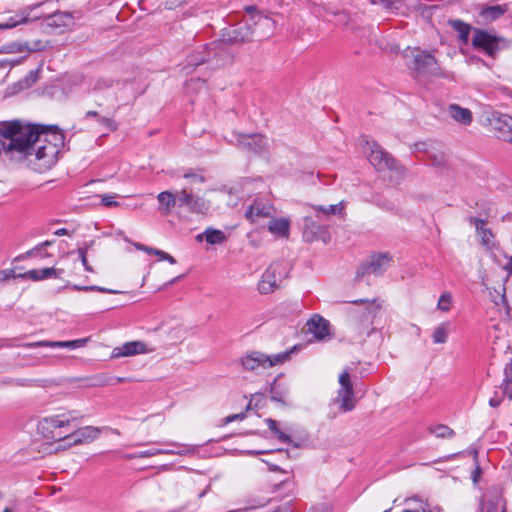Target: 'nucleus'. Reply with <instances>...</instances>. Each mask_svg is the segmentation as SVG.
Segmentation results:
<instances>
[{
  "label": "nucleus",
  "mask_w": 512,
  "mask_h": 512,
  "mask_svg": "<svg viewBox=\"0 0 512 512\" xmlns=\"http://www.w3.org/2000/svg\"><path fill=\"white\" fill-rule=\"evenodd\" d=\"M504 374L505 378L499 387L500 391H495L494 395L489 399V405L493 408L498 407L502 403L504 396L512 399V361L505 367Z\"/></svg>",
  "instance_id": "2eb2a0df"
},
{
  "label": "nucleus",
  "mask_w": 512,
  "mask_h": 512,
  "mask_svg": "<svg viewBox=\"0 0 512 512\" xmlns=\"http://www.w3.org/2000/svg\"><path fill=\"white\" fill-rule=\"evenodd\" d=\"M362 148L364 153L367 155L369 162L378 171L400 170V165L398 164L397 160L394 159L388 152L383 150L378 143L365 140Z\"/></svg>",
  "instance_id": "20e7f679"
},
{
  "label": "nucleus",
  "mask_w": 512,
  "mask_h": 512,
  "mask_svg": "<svg viewBox=\"0 0 512 512\" xmlns=\"http://www.w3.org/2000/svg\"><path fill=\"white\" fill-rule=\"evenodd\" d=\"M155 351V348L148 347L143 341H130L120 346L115 347L112 350V358L129 357L138 354H147Z\"/></svg>",
  "instance_id": "f8f14e48"
},
{
  "label": "nucleus",
  "mask_w": 512,
  "mask_h": 512,
  "mask_svg": "<svg viewBox=\"0 0 512 512\" xmlns=\"http://www.w3.org/2000/svg\"><path fill=\"white\" fill-rule=\"evenodd\" d=\"M340 388L337 393L336 402L343 412L352 411L356 406V398L354 394L353 384L348 371H343L339 376Z\"/></svg>",
  "instance_id": "6e6552de"
},
{
  "label": "nucleus",
  "mask_w": 512,
  "mask_h": 512,
  "mask_svg": "<svg viewBox=\"0 0 512 512\" xmlns=\"http://www.w3.org/2000/svg\"><path fill=\"white\" fill-rule=\"evenodd\" d=\"M134 246H135L136 249L144 251V252H146L148 254H153L154 255V251H156L155 248L145 246V245H143L141 243H135Z\"/></svg>",
  "instance_id": "09e8293b"
},
{
  "label": "nucleus",
  "mask_w": 512,
  "mask_h": 512,
  "mask_svg": "<svg viewBox=\"0 0 512 512\" xmlns=\"http://www.w3.org/2000/svg\"><path fill=\"white\" fill-rule=\"evenodd\" d=\"M414 69L420 74H435L437 61L432 54L421 51L414 56Z\"/></svg>",
  "instance_id": "a211bd4d"
},
{
  "label": "nucleus",
  "mask_w": 512,
  "mask_h": 512,
  "mask_svg": "<svg viewBox=\"0 0 512 512\" xmlns=\"http://www.w3.org/2000/svg\"><path fill=\"white\" fill-rule=\"evenodd\" d=\"M167 444L175 447V449H149V450L139 452L137 454V457L138 458H149V457L156 456L159 454L184 456V455H188V454H193L195 452V447L192 445L179 444L176 442H170Z\"/></svg>",
  "instance_id": "dca6fc26"
},
{
  "label": "nucleus",
  "mask_w": 512,
  "mask_h": 512,
  "mask_svg": "<svg viewBox=\"0 0 512 512\" xmlns=\"http://www.w3.org/2000/svg\"><path fill=\"white\" fill-rule=\"evenodd\" d=\"M100 434V430L93 426H85L79 428L76 431L69 432L66 434L64 441L67 446L79 445L84 443H89L96 438H98Z\"/></svg>",
  "instance_id": "ddd939ff"
},
{
  "label": "nucleus",
  "mask_w": 512,
  "mask_h": 512,
  "mask_svg": "<svg viewBox=\"0 0 512 512\" xmlns=\"http://www.w3.org/2000/svg\"><path fill=\"white\" fill-rule=\"evenodd\" d=\"M235 137L238 144L255 153L261 152L266 146V139L260 134H236Z\"/></svg>",
  "instance_id": "412c9836"
},
{
  "label": "nucleus",
  "mask_w": 512,
  "mask_h": 512,
  "mask_svg": "<svg viewBox=\"0 0 512 512\" xmlns=\"http://www.w3.org/2000/svg\"><path fill=\"white\" fill-rule=\"evenodd\" d=\"M430 433L434 434L437 438L450 439L455 435L453 429L444 424H438L429 428Z\"/></svg>",
  "instance_id": "f704fd0d"
},
{
  "label": "nucleus",
  "mask_w": 512,
  "mask_h": 512,
  "mask_svg": "<svg viewBox=\"0 0 512 512\" xmlns=\"http://www.w3.org/2000/svg\"><path fill=\"white\" fill-rule=\"evenodd\" d=\"M117 197V194H104L101 195V204L105 207H117L119 203L114 199Z\"/></svg>",
  "instance_id": "ea45409f"
},
{
  "label": "nucleus",
  "mask_w": 512,
  "mask_h": 512,
  "mask_svg": "<svg viewBox=\"0 0 512 512\" xmlns=\"http://www.w3.org/2000/svg\"><path fill=\"white\" fill-rule=\"evenodd\" d=\"M382 207L387 210H391L393 208V205L391 203H389V204H384Z\"/></svg>",
  "instance_id": "69168bd1"
},
{
  "label": "nucleus",
  "mask_w": 512,
  "mask_h": 512,
  "mask_svg": "<svg viewBox=\"0 0 512 512\" xmlns=\"http://www.w3.org/2000/svg\"><path fill=\"white\" fill-rule=\"evenodd\" d=\"M42 256H43V257H45V258H48V257H50V256H51V254H49V253H47V252H46V253H44Z\"/></svg>",
  "instance_id": "774afa93"
},
{
  "label": "nucleus",
  "mask_w": 512,
  "mask_h": 512,
  "mask_svg": "<svg viewBox=\"0 0 512 512\" xmlns=\"http://www.w3.org/2000/svg\"><path fill=\"white\" fill-rule=\"evenodd\" d=\"M372 4H382L385 9L387 10H394L398 9V2L397 1H390V0H371Z\"/></svg>",
  "instance_id": "c03bdc74"
},
{
  "label": "nucleus",
  "mask_w": 512,
  "mask_h": 512,
  "mask_svg": "<svg viewBox=\"0 0 512 512\" xmlns=\"http://www.w3.org/2000/svg\"><path fill=\"white\" fill-rule=\"evenodd\" d=\"M38 251L37 247H33L32 249L28 250L24 255H22V258L32 257L36 254Z\"/></svg>",
  "instance_id": "6e6d98bb"
},
{
  "label": "nucleus",
  "mask_w": 512,
  "mask_h": 512,
  "mask_svg": "<svg viewBox=\"0 0 512 512\" xmlns=\"http://www.w3.org/2000/svg\"><path fill=\"white\" fill-rule=\"evenodd\" d=\"M505 270H507L510 274H512V257L509 259L508 263L506 264Z\"/></svg>",
  "instance_id": "052dcab7"
},
{
  "label": "nucleus",
  "mask_w": 512,
  "mask_h": 512,
  "mask_svg": "<svg viewBox=\"0 0 512 512\" xmlns=\"http://www.w3.org/2000/svg\"><path fill=\"white\" fill-rule=\"evenodd\" d=\"M134 246H135L136 249L144 251V252H146L148 254H153L154 255V251H156L155 248L145 246V245H143L141 243H135Z\"/></svg>",
  "instance_id": "de8ad7c7"
},
{
  "label": "nucleus",
  "mask_w": 512,
  "mask_h": 512,
  "mask_svg": "<svg viewBox=\"0 0 512 512\" xmlns=\"http://www.w3.org/2000/svg\"><path fill=\"white\" fill-rule=\"evenodd\" d=\"M270 393H271L272 400L277 401V402H282V403L286 402V395L283 393H280L276 387H272Z\"/></svg>",
  "instance_id": "49530a36"
},
{
  "label": "nucleus",
  "mask_w": 512,
  "mask_h": 512,
  "mask_svg": "<svg viewBox=\"0 0 512 512\" xmlns=\"http://www.w3.org/2000/svg\"><path fill=\"white\" fill-rule=\"evenodd\" d=\"M72 288L77 291H99V292L111 293V294L118 293V291H116V290H111V289H107V288L96 286V285H92V286L73 285Z\"/></svg>",
  "instance_id": "4c0bfd02"
},
{
  "label": "nucleus",
  "mask_w": 512,
  "mask_h": 512,
  "mask_svg": "<svg viewBox=\"0 0 512 512\" xmlns=\"http://www.w3.org/2000/svg\"><path fill=\"white\" fill-rule=\"evenodd\" d=\"M266 503H267L266 500L257 501L254 504L249 505L247 508H245V510L263 507V506H265Z\"/></svg>",
  "instance_id": "864d4df0"
},
{
  "label": "nucleus",
  "mask_w": 512,
  "mask_h": 512,
  "mask_svg": "<svg viewBox=\"0 0 512 512\" xmlns=\"http://www.w3.org/2000/svg\"><path fill=\"white\" fill-rule=\"evenodd\" d=\"M154 255L158 256L160 261H163L165 260V256L167 255V253L162 250L156 249V251H154Z\"/></svg>",
  "instance_id": "4d7b16f0"
},
{
  "label": "nucleus",
  "mask_w": 512,
  "mask_h": 512,
  "mask_svg": "<svg viewBox=\"0 0 512 512\" xmlns=\"http://www.w3.org/2000/svg\"><path fill=\"white\" fill-rule=\"evenodd\" d=\"M268 230L281 237H288L290 222L286 218L272 219L268 224Z\"/></svg>",
  "instance_id": "c85d7f7f"
},
{
  "label": "nucleus",
  "mask_w": 512,
  "mask_h": 512,
  "mask_svg": "<svg viewBox=\"0 0 512 512\" xmlns=\"http://www.w3.org/2000/svg\"><path fill=\"white\" fill-rule=\"evenodd\" d=\"M449 323L444 322L439 324L434 328V331L432 333V339L433 343L435 344H444L448 340L449 335Z\"/></svg>",
  "instance_id": "72a5a7b5"
},
{
  "label": "nucleus",
  "mask_w": 512,
  "mask_h": 512,
  "mask_svg": "<svg viewBox=\"0 0 512 512\" xmlns=\"http://www.w3.org/2000/svg\"><path fill=\"white\" fill-rule=\"evenodd\" d=\"M303 239L305 242L312 243L321 240L323 243L330 241V233L328 228L321 225L312 216L303 218Z\"/></svg>",
  "instance_id": "9d476101"
},
{
  "label": "nucleus",
  "mask_w": 512,
  "mask_h": 512,
  "mask_svg": "<svg viewBox=\"0 0 512 512\" xmlns=\"http://www.w3.org/2000/svg\"><path fill=\"white\" fill-rule=\"evenodd\" d=\"M178 207H186L191 213L206 215L210 209V203L184 188L178 191Z\"/></svg>",
  "instance_id": "1a4fd4ad"
},
{
  "label": "nucleus",
  "mask_w": 512,
  "mask_h": 512,
  "mask_svg": "<svg viewBox=\"0 0 512 512\" xmlns=\"http://www.w3.org/2000/svg\"><path fill=\"white\" fill-rule=\"evenodd\" d=\"M134 246H135L136 249L144 251V252H146L148 254H153L154 255V251H156L155 248L145 246V245H143L141 243H135Z\"/></svg>",
  "instance_id": "8fccbe9b"
},
{
  "label": "nucleus",
  "mask_w": 512,
  "mask_h": 512,
  "mask_svg": "<svg viewBox=\"0 0 512 512\" xmlns=\"http://www.w3.org/2000/svg\"><path fill=\"white\" fill-rule=\"evenodd\" d=\"M63 273L62 269H56L54 267H48L43 269H32L24 273H20L19 277L28 278L32 281H41L51 277L59 278Z\"/></svg>",
  "instance_id": "5701e85b"
},
{
  "label": "nucleus",
  "mask_w": 512,
  "mask_h": 512,
  "mask_svg": "<svg viewBox=\"0 0 512 512\" xmlns=\"http://www.w3.org/2000/svg\"><path fill=\"white\" fill-rule=\"evenodd\" d=\"M308 332L318 340L325 339L329 335V322L320 315H314L307 322Z\"/></svg>",
  "instance_id": "4be33fe9"
},
{
  "label": "nucleus",
  "mask_w": 512,
  "mask_h": 512,
  "mask_svg": "<svg viewBox=\"0 0 512 512\" xmlns=\"http://www.w3.org/2000/svg\"><path fill=\"white\" fill-rule=\"evenodd\" d=\"M245 417V414L244 413H239V414H233V415H230L226 418V422H232L234 420H242L244 419Z\"/></svg>",
  "instance_id": "603ef678"
},
{
  "label": "nucleus",
  "mask_w": 512,
  "mask_h": 512,
  "mask_svg": "<svg viewBox=\"0 0 512 512\" xmlns=\"http://www.w3.org/2000/svg\"><path fill=\"white\" fill-rule=\"evenodd\" d=\"M490 124L497 136L512 144V117L506 114H493Z\"/></svg>",
  "instance_id": "4468645a"
},
{
  "label": "nucleus",
  "mask_w": 512,
  "mask_h": 512,
  "mask_svg": "<svg viewBox=\"0 0 512 512\" xmlns=\"http://www.w3.org/2000/svg\"><path fill=\"white\" fill-rule=\"evenodd\" d=\"M20 278L13 269L0 270V282H6L10 279Z\"/></svg>",
  "instance_id": "a19ab883"
},
{
  "label": "nucleus",
  "mask_w": 512,
  "mask_h": 512,
  "mask_svg": "<svg viewBox=\"0 0 512 512\" xmlns=\"http://www.w3.org/2000/svg\"><path fill=\"white\" fill-rule=\"evenodd\" d=\"M79 258L82 262V265L84 266V269L87 272H93L92 266L87 261V248L86 247H80L77 250Z\"/></svg>",
  "instance_id": "58836bf2"
},
{
  "label": "nucleus",
  "mask_w": 512,
  "mask_h": 512,
  "mask_svg": "<svg viewBox=\"0 0 512 512\" xmlns=\"http://www.w3.org/2000/svg\"><path fill=\"white\" fill-rule=\"evenodd\" d=\"M246 10L250 14L254 39L262 40L270 37L275 29V21L267 15L256 12L253 6L247 7Z\"/></svg>",
  "instance_id": "0eeeda50"
},
{
  "label": "nucleus",
  "mask_w": 512,
  "mask_h": 512,
  "mask_svg": "<svg viewBox=\"0 0 512 512\" xmlns=\"http://www.w3.org/2000/svg\"><path fill=\"white\" fill-rule=\"evenodd\" d=\"M506 11V4L486 6L481 10L480 15L487 21H493L501 17Z\"/></svg>",
  "instance_id": "2f4dec72"
},
{
  "label": "nucleus",
  "mask_w": 512,
  "mask_h": 512,
  "mask_svg": "<svg viewBox=\"0 0 512 512\" xmlns=\"http://www.w3.org/2000/svg\"><path fill=\"white\" fill-rule=\"evenodd\" d=\"M205 241L210 245L222 244L226 241V234L219 229L207 228L204 231Z\"/></svg>",
  "instance_id": "473e14b6"
},
{
  "label": "nucleus",
  "mask_w": 512,
  "mask_h": 512,
  "mask_svg": "<svg viewBox=\"0 0 512 512\" xmlns=\"http://www.w3.org/2000/svg\"><path fill=\"white\" fill-rule=\"evenodd\" d=\"M448 113L451 118L463 125H469L473 120L472 112L458 104H450L448 106Z\"/></svg>",
  "instance_id": "bb28decb"
},
{
  "label": "nucleus",
  "mask_w": 512,
  "mask_h": 512,
  "mask_svg": "<svg viewBox=\"0 0 512 512\" xmlns=\"http://www.w3.org/2000/svg\"><path fill=\"white\" fill-rule=\"evenodd\" d=\"M134 246H135L136 249L144 251V252H146L148 254H153L154 255V251H156L155 248L145 246V245H143L141 243H135Z\"/></svg>",
  "instance_id": "3c124183"
},
{
  "label": "nucleus",
  "mask_w": 512,
  "mask_h": 512,
  "mask_svg": "<svg viewBox=\"0 0 512 512\" xmlns=\"http://www.w3.org/2000/svg\"><path fill=\"white\" fill-rule=\"evenodd\" d=\"M499 300H500L501 303H505V296H504V294H500L499 295Z\"/></svg>",
  "instance_id": "338daca9"
},
{
  "label": "nucleus",
  "mask_w": 512,
  "mask_h": 512,
  "mask_svg": "<svg viewBox=\"0 0 512 512\" xmlns=\"http://www.w3.org/2000/svg\"><path fill=\"white\" fill-rule=\"evenodd\" d=\"M165 261H168L170 264H175L176 263L175 258L173 256H171L170 254H168V253L165 256Z\"/></svg>",
  "instance_id": "bf43d9fd"
},
{
  "label": "nucleus",
  "mask_w": 512,
  "mask_h": 512,
  "mask_svg": "<svg viewBox=\"0 0 512 512\" xmlns=\"http://www.w3.org/2000/svg\"><path fill=\"white\" fill-rule=\"evenodd\" d=\"M98 122L110 131L117 129V123L112 118L100 116Z\"/></svg>",
  "instance_id": "79ce46f5"
},
{
  "label": "nucleus",
  "mask_w": 512,
  "mask_h": 512,
  "mask_svg": "<svg viewBox=\"0 0 512 512\" xmlns=\"http://www.w3.org/2000/svg\"><path fill=\"white\" fill-rule=\"evenodd\" d=\"M289 356V352L266 355L258 351H253L241 358V364L247 371L266 370L270 367L284 363Z\"/></svg>",
  "instance_id": "7ed1b4c3"
},
{
  "label": "nucleus",
  "mask_w": 512,
  "mask_h": 512,
  "mask_svg": "<svg viewBox=\"0 0 512 512\" xmlns=\"http://www.w3.org/2000/svg\"><path fill=\"white\" fill-rule=\"evenodd\" d=\"M86 117H97L99 119L100 116L96 111L90 110L86 112Z\"/></svg>",
  "instance_id": "680f3d73"
},
{
  "label": "nucleus",
  "mask_w": 512,
  "mask_h": 512,
  "mask_svg": "<svg viewBox=\"0 0 512 512\" xmlns=\"http://www.w3.org/2000/svg\"><path fill=\"white\" fill-rule=\"evenodd\" d=\"M449 24L453 30L457 32L459 40L464 45H467L472 27L461 20H451L449 21Z\"/></svg>",
  "instance_id": "c756f323"
},
{
  "label": "nucleus",
  "mask_w": 512,
  "mask_h": 512,
  "mask_svg": "<svg viewBox=\"0 0 512 512\" xmlns=\"http://www.w3.org/2000/svg\"><path fill=\"white\" fill-rule=\"evenodd\" d=\"M252 40H255L252 31V24L248 21L244 25L234 29L227 39L230 44H242Z\"/></svg>",
  "instance_id": "393cba45"
},
{
  "label": "nucleus",
  "mask_w": 512,
  "mask_h": 512,
  "mask_svg": "<svg viewBox=\"0 0 512 512\" xmlns=\"http://www.w3.org/2000/svg\"><path fill=\"white\" fill-rule=\"evenodd\" d=\"M63 144L64 135L56 126L0 122V155L10 161H27L37 172H46L56 164Z\"/></svg>",
  "instance_id": "f257e3e1"
},
{
  "label": "nucleus",
  "mask_w": 512,
  "mask_h": 512,
  "mask_svg": "<svg viewBox=\"0 0 512 512\" xmlns=\"http://www.w3.org/2000/svg\"><path fill=\"white\" fill-rule=\"evenodd\" d=\"M203 240H205V235H204V232L203 233H200L196 236V241L198 242H202Z\"/></svg>",
  "instance_id": "0e129e2a"
},
{
  "label": "nucleus",
  "mask_w": 512,
  "mask_h": 512,
  "mask_svg": "<svg viewBox=\"0 0 512 512\" xmlns=\"http://www.w3.org/2000/svg\"><path fill=\"white\" fill-rule=\"evenodd\" d=\"M391 259L389 253L372 255L366 270L374 275H381L388 268Z\"/></svg>",
  "instance_id": "b1692460"
},
{
  "label": "nucleus",
  "mask_w": 512,
  "mask_h": 512,
  "mask_svg": "<svg viewBox=\"0 0 512 512\" xmlns=\"http://www.w3.org/2000/svg\"><path fill=\"white\" fill-rule=\"evenodd\" d=\"M312 209L316 212V217L319 216V213L323 215H343L345 210V202L341 201L335 205L322 206V205H312Z\"/></svg>",
  "instance_id": "7c9ffc66"
},
{
  "label": "nucleus",
  "mask_w": 512,
  "mask_h": 512,
  "mask_svg": "<svg viewBox=\"0 0 512 512\" xmlns=\"http://www.w3.org/2000/svg\"><path fill=\"white\" fill-rule=\"evenodd\" d=\"M272 206L262 200H255L245 212V217L251 223H255L259 219L272 216Z\"/></svg>",
  "instance_id": "6ab92c4d"
},
{
  "label": "nucleus",
  "mask_w": 512,
  "mask_h": 512,
  "mask_svg": "<svg viewBox=\"0 0 512 512\" xmlns=\"http://www.w3.org/2000/svg\"><path fill=\"white\" fill-rule=\"evenodd\" d=\"M88 339H76L70 341H37L26 343L23 346L27 348H37V347H50V348H69L76 349L86 345Z\"/></svg>",
  "instance_id": "aec40b11"
},
{
  "label": "nucleus",
  "mask_w": 512,
  "mask_h": 512,
  "mask_svg": "<svg viewBox=\"0 0 512 512\" xmlns=\"http://www.w3.org/2000/svg\"><path fill=\"white\" fill-rule=\"evenodd\" d=\"M54 234L56 236H64L68 234V230L66 228H59L54 232Z\"/></svg>",
  "instance_id": "13d9d810"
},
{
  "label": "nucleus",
  "mask_w": 512,
  "mask_h": 512,
  "mask_svg": "<svg viewBox=\"0 0 512 512\" xmlns=\"http://www.w3.org/2000/svg\"><path fill=\"white\" fill-rule=\"evenodd\" d=\"M46 27L64 30L74 26L75 16L71 12H54L44 18Z\"/></svg>",
  "instance_id": "f3484780"
},
{
  "label": "nucleus",
  "mask_w": 512,
  "mask_h": 512,
  "mask_svg": "<svg viewBox=\"0 0 512 512\" xmlns=\"http://www.w3.org/2000/svg\"><path fill=\"white\" fill-rule=\"evenodd\" d=\"M469 222L474 224L477 235L481 239L482 245L486 248H491L493 246L494 234L492 233L491 229L485 227V220L476 217H470Z\"/></svg>",
  "instance_id": "a878e982"
},
{
  "label": "nucleus",
  "mask_w": 512,
  "mask_h": 512,
  "mask_svg": "<svg viewBox=\"0 0 512 512\" xmlns=\"http://www.w3.org/2000/svg\"><path fill=\"white\" fill-rule=\"evenodd\" d=\"M380 310V305L376 304L375 301L369 304L367 311V319L369 322H372V319L375 317L376 313Z\"/></svg>",
  "instance_id": "a18cd8bd"
},
{
  "label": "nucleus",
  "mask_w": 512,
  "mask_h": 512,
  "mask_svg": "<svg viewBox=\"0 0 512 512\" xmlns=\"http://www.w3.org/2000/svg\"><path fill=\"white\" fill-rule=\"evenodd\" d=\"M53 243H54V241L46 240V241L41 242L38 245H36V247H37L38 250L39 249H45V248L51 246Z\"/></svg>",
  "instance_id": "5fc2aeb1"
},
{
  "label": "nucleus",
  "mask_w": 512,
  "mask_h": 512,
  "mask_svg": "<svg viewBox=\"0 0 512 512\" xmlns=\"http://www.w3.org/2000/svg\"><path fill=\"white\" fill-rule=\"evenodd\" d=\"M123 458L127 459V460H131V459L138 458V457H137V454H125L123 456Z\"/></svg>",
  "instance_id": "e2e57ef3"
},
{
  "label": "nucleus",
  "mask_w": 512,
  "mask_h": 512,
  "mask_svg": "<svg viewBox=\"0 0 512 512\" xmlns=\"http://www.w3.org/2000/svg\"><path fill=\"white\" fill-rule=\"evenodd\" d=\"M41 5L42 3H38L35 5L25 7L14 17H10L8 21L0 23V29L13 28L19 24H26L42 18L43 15L36 12Z\"/></svg>",
  "instance_id": "9b49d317"
},
{
  "label": "nucleus",
  "mask_w": 512,
  "mask_h": 512,
  "mask_svg": "<svg viewBox=\"0 0 512 512\" xmlns=\"http://www.w3.org/2000/svg\"><path fill=\"white\" fill-rule=\"evenodd\" d=\"M70 424V419H64L62 416L55 415L45 417L38 424V431L42 436L51 441H61L65 439L68 430L65 429Z\"/></svg>",
  "instance_id": "39448f33"
},
{
  "label": "nucleus",
  "mask_w": 512,
  "mask_h": 512,
  "mask_svg": "<svg viewBox=\"0 0 512 512\" xmlns=\"http://www.w3.org/2000/svg\"><path fill=\"white\" fill-rule=\"evenodd\" d=\"M472 46L476 50L495 58L500 51L509 47V41L504 37L476 28L472 37Z\"/></svg>",
  "instance_id": "f03ea898"
},
{
  "label": "nucleus",
  "mask_w": 512,
  "mask_h": 512,
  "mask_svg": "<svg viewBox=\"0 0 512 512\" xmlns=\"http://www.w3.org/2000/svg\"><path fill=\"white\" fill-rule=\"evenodd\" d=\"M183 178L190 180L191 184H203L205 182L204 176L198 173H185Z\"/></svg>",
  "instance_id": "37998d69"
},
{
  "label": "nucleus",
  "mask_w": 512,
  "mask_h": 512,
  "mask_svg": "<svg viewBox=\"0 0 512 512\" xmlns=\"http://www.w3.org/2000/svg\"><path fill=\"white\" fill-rule=\"evenodd\" d=\"M157 200L162 206L163 214L167 215L171 212L173 207H178V191L175 193L163 191L158 194Z\"/></svg>",
  "instance_id": "cd10ccee"
},
{
  "label": "nucleus",
  "mask_w": 512,
  "mask_h": 512,
  "mask_svg": "<svg viewBox=\"0 0 512 512\" xmlns=\"http://www.w3.org/2000/svg\"><path fill=\"white\" fill-rule=\"evenodd\" d=\"M452 308V294L450 292H444L439 297L437 303V309L443 312H449Z\"/></svg>",
  "instance_id": "c9c22d12"
},
{
  "label": "nucleus",
  "mask_w": 512,
  "mask_h": 512,
  "mask_svg": "<svg viewBox=\"0 0 512 512\" xmlns=\"http://www.w3.org/2000/svg\"><path fill=\"white\" fill-rule=\"evenodd\" d=\"M266 424L268 425L269 429L276 435V437L282 441V442H290L291 438L284 432L280 431L277 427V422L271 418H268L265 420Z\"/></svg>",
  "instance_id": "e433bc0d"
},
{
  "label": "nucleus",
  "mask_w": 512,
  "mask_h": 512,
  "mask_svg": "<svg viewBox=\"0 0 512 512\" xmlns=\"http://www.w3.org/2000/svg\"><path fill=\"white\" fill-rule=\"evenodd\" d=\"M286 277V266L284 263L275 262L271 264L262 274L258 283V291L261 294H269L279 287V282Z\"/></svg>",
  "instance_id": "423d86ee"
}]
</instances>
